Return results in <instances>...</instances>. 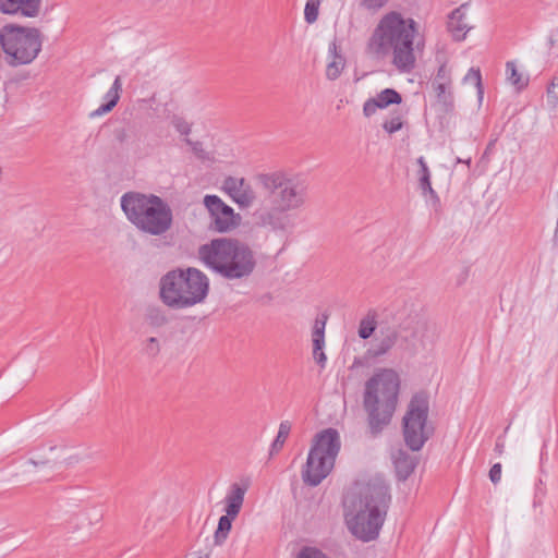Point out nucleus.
<instances>
[{"label": "nucleus", "instance_id": "nucleus-10", "mask_svg": "<svg viewBox=\"0 0 558 558\" xmlns=\"http://www.w3.org/2000/svg\"><path fill=\"white\" fill-rule=\"evenodd\" d=\"M428 411V396L425 392L415 393L403 416L404 440L413 451L420 450L430 436V430L426 426Z\"/></svg>", "mask_w": 558, "mask_h": 558}, {"label": "nucleus", "instance_id": "nucleus-25", "mask_svg": "<svg viewBox=\"0 0 558 558\" xmlns=\"http://www.w3.org/2000/svg\"><path fill=\"white\" fill-rule=\"evenodd\" d=\"M395 463L398 474L403 480H405L415 468L413 460L409 456L399 457Z\"/></svg>", "mask_w": 558, "mask_h": 558}, {"label": "nucleus", "instance_id": "nucleus-23", "mask_svg": "<svg viewBox=\"0 0 558 558\" xmlns=\"http://www.w3.org/2000/svg\"><path fill=\"white\" fill-rule=\"evenodd\" d=\"M234 520L226 517V515H221L219 518V521H218V526L214 533V545L215 546H222L228 536H229V533L232 529V522Z\"/></svg>", "mask_w": 558, "mask_h": 558}, {"label": "nucleus", "instance_id": "nucleus-20", "mask_svg": "<svg viewBox=\"0 0 558 558\" xmlns=\"http://www.w3.org/2000/svg\"><path fill=\"white\" fill-rule=\"evenodd\" d=\"M122 92V82L121 77L117 76L112 86L110 89L106 93L105 99L107 100L106 104H102L100 107H98L96 110L92 111L89 117L96 118L100 117L105 113L110 112L118 104L120 99V94Z\"/></svg>", "mask_w": 558, "mask_h": 558}, {"label": "nucleus", "instance_id": "nucleus-11", "mask_svg": "<svg viewBox=\"0 0 558 558\" xmlns=\"http://www.w3.org/2000/svg\"><path fill=\"white\" fill-rule=\"evenodd\" d=\"M204 205L210 215V228L217 232H229L234 229L240 221V215L235 214L233 208L227 205L217 195H206Z\"/></svg>", "mask_w": 558, "mask_h": 558}, {"label": "nucleus", "instance_id": "nucleus-35", "mask_svg": "<svg viewBox=\"0 0 558 558\" xmlns=\"http://www.w3.org/2000/svg\"><path fill=\"white\" fill-rule=\"evenodd\" d=\"M173 125L175 130L182 135H187L191 132V125L182 118L175 117L173 119Z\"/></svg>", "mask_w": 558, "mask_h": 558}, {"label": "nucleus", "instance_id": "nucleus-22", "mask_svg": "<svg viewBox=\"0 0 558 558\" xmlns=\"http://www.w3.org/2000/svg\"><path fill=\"white\" fill-rule=\"evenodd\" d=\"M506 75L507 81L517 89V92L523 90L529 85V76L519 72L513 61L506 63Z\"/></svg>", "mask_w": 558, "mask_h": 558}, {"label": "nucleus", "instance_id": "nucleus-28", "mask_svg": "<svg viewBox=\"0 0 558 558\" xmlns=\"http://www.w3.org/2000/svg\"><path fill=\"white\" fill-rule=\"evenodd\" d=\"M319 0H307L304 9L305 21L310 24L314 23L318 16Z\"/></svg>", "mask_w": 558, "mask_h": 558}, {"label": "nucleus", "instance_id": "nucleus-42", "mask_svg": "<svg viewBox=\"0 0 558 558\" xmlns=\"http://www.w3.org/2000/svg\"><path fill=\"white\" fill-rule=\"evenodd\" d=\"M495 450L498 452V453H502L504 451V444L501 442H497L496 446H495Z\"/></svg>", "mask_w": 558, "mask_h": 558}, {"label": "nucleus", "instance_id": "nucleus-16", "mask_svg": "<svg viewBox=\"0 0 558 558\" xmlns=\"http://www.w3.org/2000/svg\"><path fill=\"white\" fill-rule=\"evenodd\" d=\"M328 320L327 314H322L315 319L312 332L313 357L320 367H325L327 356L323 351L325 345V327Z\"/></svg>", "mask_w": 558, "mask_h": 558}, {"label": "nucleus", "instance_id": "nucleus-12", "mask_svg": "<svg viewBox=\"0 0 558 558\" xmlns=\"http://www.w3.org/2000/svg\"><path fill=\"white\" fill-rule=\"evenodd\" d=\"M432 88L436 95L437 104L444 112H450L454 107V97L452 92L451 70L446 63L438 68V71L432 81Z\"/></svg>", "mask_w": 558, "mask_h": 558}, {"label": "nucleus", "instance_id": "nucleus-43", "mask_svg": "<svg viewBox=\"0 0 558 558\" xmlns=\"http://www.w3.org/2000/svg\"><path fill=\"white\" fill-rule=\"evenodd\" d=\"M28 463H31V464H32V465H34V466H38V465H40V464H46V462H45V461L38 462V461L34 460V459H29V460H28Z\"/></svg>", "mask_w": 558, "mask_h": 558}, {"label": "nucleus", "instance_id": "nucleus-4", "mask_svg": "<svg viewBox=\"0 0 558 558\" xmlns=\"http://www.w3.org/2000/svg\"><path fill=\"white\" fill-rule=\"evenodd\" d=\"M199 259L228 280L250 277L256 267L254 251L234 239H215L198 248Z\"/></svg>", "mask_w": 558, "mask_h": 558}, {"label": "nucleus", "instance_id": "nucleus-6", "mask_svg": "<svg viewBox=\"0 0 558 558\" xmlns=\"http://www.w3.org/2000/svg\"><path fill=\"white\" fill-rule=\"evenodd\" d=\"M209 292V279L196 268L177 269L160 279V299L173 310H183L203 303Z\"/></svg>", "mask_w": 558, "mask_h": 558}, {"label": "nucleus", "instance_id": "nucleus-21", "mask_svg": "<svg viewBox=\"0 0 558 558\" xmlns=\"http://www.w3.org/2000/svg\"><path fill=\"white\" fill-rule=\"evenodd\" d=\"M286 211H280L275 205L272 210L260 214L263 226L270 227L274 230H284L288 226V216Z\"/></svg>", "mask_w": 558, "mask_h": 558}, {"label": "nucleus", "instance_id": "nucleus-26", "mask_svg": "<svg viewBox=\"0 0 558 558\" xmlns=\"http://www.w3.org/2000/svg\"><path fill=\"white\" fill-rule=\"evenodd\" d=\"M376 319L374 315H367L360 322L359 336L362 339H368L376 329Z\"/></svg>", "mask_w": 558, "mask_h": 558}, {"label": "nucleus", "instance_id": "nucleus-41", "mask_svg": "<svg viewBox=\"0 0 558 558\" xmlns=\"http://www.w3.org/2000/svg\"><path fill=\"white\" fill-rule=\"evenodd\" d=\"M457 162H458V163L463 162V163H465L468 167H470V165H471V158H468V159L457 158Z\"/></svg>", "mask_w": 558, "mask_h": 558}, {"label": "nucleus", "instance_id": "nucleus-24", "mask_svg": "<svg viewBox=\"0 0 558 558\" xmlns=\"http://www.w3.org/2000/svg\"><path fill=\"white\" fill-rule=\"evenodd\" d=\"M290 432H291V423L289 421H282L279 424L278 434L271 444L270 454L278 453L282 449L286 440L289 437Z\"/></svg>", "mask_w": 558, "mask_h": 558}, {"label": "nucleus", "instance_id": "nucleus-9", "mask_svg": "<svg viewBox=\"0 0 558 558\" xmlns=\"http://www.w3.org/2000/svg\"><path fill=\"white\" fill-rule=\"evenodd\" d=\"M258 180L262 186L272 193V203L280 211L301 208L306 201V186L294 179L275 172L260 174Z\"/></svg>", "mask_w": 558, "mask_h": 558}, {"label": "nucleus", "instance_id": "nucleus-34", "mask_svg": "<svg viewBox=\"0 0 558 558\" xmlns=\"http://www.w3.org/2000/svg\"><path fill=\"white\" fill-rule=\"evenodd\" d=\"M418 316L415 312L411 311L404 324H400V328L404 330H414L418 325Z\"/></svg>", "mask_w": 558, "mask_h": 558}, {"label": "nucleus", "instance_id": "nucleus-38", "mask_svg": "<svg viewBox=\"0 0 558 558\" xmlns=\"http://www.w3.org/2000/svg\"><path fill=\"white\" fill-rule=\"evenodd\" d=\"M420 187L422 189L423 193H429L430 195H435V191L433 190L432 183H430V177L421 175L420 177Z\"/></svg>", "mask_w": 558, "mask_h": 558}, {"label": "nucleus", "instance_id": "nucleus-37", "mask_svg": "<svg viewBox=\"0 0 558 558\" xmlns=\"http://www.w3.org/2000/svg\"><path fill=\"white\" fill-rule=\"evenodd\" d=\"M489 478L494 484H498L501 480V464L495 463L489 470Z\"/></svg>", "mask_w": 558, "mask_h": 558}, {"label": "nucleus", "instance_id": "nucleus-13", "mask_svg": "<svg viewBox=\"0 0 558 558\" xmlns=\"http://www.w3.org/2000/svg\"><path fill=\"white\" fill-rule=\"evenodd\" d=\"M221 189L241 208L251 207L256 199L254 189L244 178L229 175Z\"/></svg>", "mask_w": 558, "mask_h": 558}, {"label": "nucleus", "instance_id": "nucleus-18", "mask_svg": "<svg viewBox=\"0 0 558 558\" xmlns=\"http://www.w3.org/2000/svg\"><path fill=\"white\" fill-rule=\"evenodd\" d=\"M402 101L401 95L391 88L381 90L376 97L365 101L363 112L366 117L373 116L377 109H383L389 105H399Z\"/></svg>", "mask_w": 558, "mask_h": 558}, {"label": "nucleus", "instance_id": "nucleus-5", "mask_svg": "<svg viewBox=\"0 0 558 558\" xmlns=\"http://www.w3.org/2000/svg\"><path fill=\"white\" fill-rule=\"evenodd\" d=\"M121 208L128 220L148 235H163L173 223L171 207L155 194L128 192L121 197Z\"/></svg>", "mask_w": 558, "mask_h": 558}, {"label": "nucleus", "instance_id": "nucleus-19", "mask_svg": "<svg viewBox=\"0 0 558 558\" xmlns=\"http://www.w3.org/2000/svg\"><path fill=\"white\" fill-rule=\"evenodd\" d=\"M398 340V331L388 327L381 329L375 338L373 345L367 350V354L372 357H378L388 353Z\"/></svg>", "mask_w": 558, "mask_h": 558}, {"label": "nucleus", "instance_id": "nucleus-40", "mask_svg": "<svg viewBox=\"0 0 558 558\" xmlns=\"http://www.w3.org/2000/svg\"><path fill=\"white\" fill-rule=\"evenodd\" d=\"M417 163H418V165H420V167H421V171H420V172H421V175H427V177H430V173H429V170H428V167H427V165H426V162H425L424 157H420V158L417 159Z\"/></svg>", "mask_w": 558, "mask_h": 558}, {"label": "nucleus", "instance_id": "nucleus-8", "mask_svg": "<svg viewBox=\"0 0 558 558\" xmlns=\"http://www.w3.org/2000/svg\"><path fill=\"white\" fill-rule=\"evenodd\" d=\"M0 44L9 65H25L32 63L41 51L43 35L35 27L8 24L0 29Z\"/></svg>", "mask_w": 558, "mask_h": 558}, {"label": "nucleus", "instance_id": "nucleus-44", "mask_svg": "<svg viewBox=\"0 0 558 558\" xmlns=\"http://www.w3.org/2000/svg\"><path fill=\"white\" fill-rule=\"evenodd\" d=\"M199 558H209V555H208V554H206V555H204V556H202V557H199Z\"/></svg>", "mask_w": 558, "mask_h": 558}, {"label": "nucleus", "instance_id": "nucleus-3", "mask_svg": "<svg viewBox=\"0 0 558 558\" xmlns=\"http://www.w3.org/2000/svg\"><path fill=\"white\" fill-rule=\"evenodd\" d=\"M400 391L399 375L390 368L376 372L366 383L363 408L373 436H378L391 423Z\"/></svg>", "mask_w": 558, "mask_h": 558}, {"label": "nucleus", "instance_id": "nucleus-17", "mask_svg": "<svg viewBox=\"0 0 558 558\" xmlns=\"http://www.w3.org/2000/svg\"><path fill=\"white\" fill-rule=\"evenodd\" d=\"M41 0H0V11L3 14L21 13L27 17L38 15Z\"/></svg>", "mask_w": 558, "mask_h": 558}, {"label": "nucleus", "instance_id": "nucleus-33", "mask_svg": "<svg viewBox=\"0 0 558 558\" xmlns=\"http://www.w3.org/2000/svg\"><path fill=\"white\" fill-rule=\"evenodd\" d=\"M186 143L191 146L192 151L195 154V156L201 160L209 159L208 154L203 148V145L201 142H192L191 140H185Z\"/></svg>", "mask_w": 558, "mask_h": 558}, {"label": "nucleus", "instance_id": "nucleus-39", "mask_svg": "<svg viewBox=\"0 0 558 558\" xmlns=\"http://www.w3.org/2000/svg\"><path fill=\"white\" fill-rule=\"evenodd\" d=\"M387 0H361V4L368 10H378L385 5Z\"/></svg>", "mask_w": 558, "mask_h": 558}, {"label": "nucleus", "instance_id": "nucleus-7", "mask_svg": "<svg viewBox=\"0 0 558 558\" xmlns=\"http://www.w3.org/2000/svg\"><path fill=\"white\" fill-rule=\"evenodd\" d=\"M340 446L339 433L333 428L324 429L315 436L302 470L304 484L315 487L328 476L333 469Z\"/></svg>", "mask_w": 558, "mask_h": 558}, {"label": "nucleus", "instance_id": "nucleus-32", "mask_svg": "<svg viewBox=\"0 0 558 558\" xmlns=\"http://www.w3.org/2000/svg\"><path fill=\"white\" fill-rule=\"evenodd\" d=\"M547 100L553 106L558 104V77L553 78L547 87Z\"/></svg>", "mask_w": 558, "mask_h": 558}, {"label": "nucleus", "instance_id": "nucleus-30", "mask_svg": "<svg viewBox=\"0 0 558 558\" xmlns=\"http://www.w3.org/2000/svg\"><path fill=\"white\" fill-rule=\"evenodd\" d=\"M295 558H329L325 553L316 547H303Z\"/></svg>", "mask_w": 558, "mask_h": 558}, {"label": "nucleus", "instance_id": "nucleus-27", "mask_svg": "<svg viewBox=\"0 0 558 558\" xmlns=\"http://www.w3.org/2000/svg\"><path fill=\"white\" fill-rule=\"evenodd\" d=\"M344 66V61L341 56H335L332 61L328 63L326 75L329 80H336L341 74Z\"/></svg>", "mask_w": 558, "mask_h": 558}, {"label": "nucleus", "instance_id": "nucleus-1", "mask_svg": "<svg viewBox=\"0 0 558 558\" xmlns=\"http://www.w3.org/2000/svg\"><path fill=\"white\" fill-rule=\"evenodd\" d=\"M391 501L388 484L380 475L356 481L344 494L343 517L349 531L363 542L378 537Z\"/></svg>", "mask_w": 558, "mask_h": 558}, {"label": "nucleus", "instance_id": "nucleus-15", "mask_svg": "<svg viewBox=\"0 0 558 558\" xmlns=\"http://www.w3.org/2000/svg\"><path fill=\"white\" fill-rule=\"evenodd\" d=\"M248 483H233L226 497H225V512L226 517L235 520L239 515L243 502L244 496L247 492Z\"/></svg>", "mask_w": 558, "mask_h": 558}, {"label": "nucleus", "instance_id": "nucleus-29", "mask_svg": "<svg viewBox=\"0 0 558 558\" xmlns=\"http://www.w3.org/2000/svg\"><path fill=\"white\" fill-rule=\"evenodd\" d=\"M144 353L149 357H156L160 352V344L157 338L150 337L146 340L143 349Z\"/></svg>", "mask_w": 558, "mask_h": 558}, {"label": "nucleus", "instance_id": "nucleus-31", "mask_svg": "<svg viewBox=\"0 0 558 558\" xmlns=\"http://www.w3.org/2000/svg\"><path fill=\"white\" fill-rule=\"evenodd\" d=\"M464 81H472V82H474L476 87H477V89H478V95H480V97H482L483 88H482V76H481L480 69L471 68L469 70V72L466 73V75L464 77Z\"/></svg>", "mask_w": 558, "mask_h": 558}, {"label": "nucleus", "instance_id": "nucleus-2", "mask_svg": "<svg viewBox=\"0 0 558 558\" xmlns=\"http://www.w3.org/2000/svg\"><path fill=\"white\" fill-rule=\"evenodd\" d=\"M416 23L401 13L391 11L385 14L374 28L366 44V53L376 60L389 58L401 73H410L416 63L414 39Z\"/></svg>", "mask_w": 558, "mask_h": 558}, {"label": "nucleus", "instance_id": "nucleus-14", "mask_svg": "<svg viewBox=\"0 0 558 558\" xmlns=\"http://www.w3.org/2000/svg\"><path fill=\"white\" fill-rule=\"evenodd\" d=\"M469 3H463L454 9L448 16L447 29L457 41L463 40L472 28L466 21Z\"/></svg>", "mask_w": 558, "mask_h": 558}, {"label": "nucleus", "instance_id": "nucleus-36", "mask_svg": "<svg viewBox=\"0 0 558 558\" xmlns=\"http://www.w3.org/2000/svg\"><path fill=\"white\" fill-rule=\"evenodd\" d=\"M383 128L388 133H395L402 128V122L399 118H392L383 124Z\"/></svg>", "mask_w": 558, "mask_h": 558}]
</instances>
